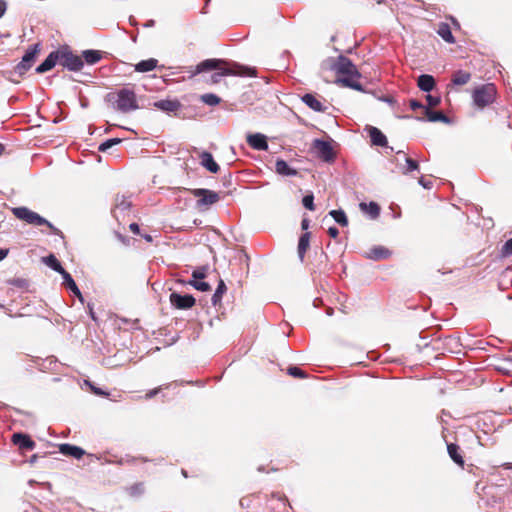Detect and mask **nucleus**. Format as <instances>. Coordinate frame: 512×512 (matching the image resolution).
<instances>
[{"label":"nucleus","instance_id":"37998d69","mask_svg":"<svg viewBox=\"0 0 512 512\" xmlns=\"http://www.w3.org/2000/svg\"><path fill=\"white\" fill-rule=\"evenodd\" d=\"M207 267H200L192 272V279H204L206 277Z\"/></svg>","mask_w":512,"mask_h":512},{"label":"nucleus","instance_id":"7ed1b4c3","mask_svg":"<svg viewBox=\"0 0 512 512\" xmlns=\"http://www.w3.org/2000/svg\"><path fill=\"white\" fill-rule=\"evenodd\" d=\"M13 214L20 220L27 222L28 224H32L35 226H48L54 233H58V229L46 220L44 217L40 216L38 213L31 211L26 207H17L13 209Z\"/></svg>","mask_w":512,"mask_h":512},{"label":"nucleus","instance_id":"2f4dec72","mask_svg":"<svg viewBox=\"0 0 512 512\" xmlns=\"http://www.w3.org/2000/svg\"><path fill=\"white\" fill-rule=\"evenodd\" d=\"M43 261L46 265H48L51 269L58 272L59 274H63L66 271L53 254L43 258Z\"/></svg>","mask_w":512,"mask_h":512},{"label":"nucleus","instance_id":"9d476101","mask_svg":"<svg viewBox=\"0 0 512 512\" xmlns=\"http://www.w3.org/2000/svg\"><path fill=\"white\" fill-rule=\"evenodd\" d=\"M169 299L173 307L182 310L189 309L195 304V298L189 294L181 295L179 293L172 292Z\"/></svg>","mask_w":512,"mask_h":512},{"label":"nucleus","instance_id":"c9c22d12","mask_svg":"<svg viewBox=\"0 0 512 512\" xmlns=\"http://www.w3.org/2000/svg\"><path fill=\"white\" fill-rule=\"evenodd\" d=\"M201 101L208 106H216L220 103L221 99L216 94L207 93L200 97Z\"/></svg>","mask_w":512,"mask_h":512},{"label":"nucleus","instance_id":"13d9d810","mask_svg":"<svg viewBox=\"0 0 512 512\" xmlns=\"http://www.w3.org/2000/svg\"><path fill=\"white\" fill-rule=\"evenodd\" d=\"M88 308H89V314H90L91 318L93 320H96L95 313H94L93 308H92V306L90 304L88 305Z\"/></svg>","mask_w":512,"mask_h":512},{"label":"nucleus","instance_id":"b1692460","mask_svg":"<svg viewBox=\"0 0 512 512\" xmlns=\"http://www.w3.org/2000/svg\"><path fill=\"white\" fill-rule=\"evenodd\" d=\"M437 34L447 43L453 44L455 42V38L451 32V28L447 23H440L437 29Z\"/></svg>","mask_w":512,"mask_h":512},{"label":"nucleus","instance_id":"f03ea898","mask_svg":"<svg viewBox=\"0 0 512 512\" xmlns=\"http://www.w3.org/2000/svg\"><path fill=\"white\" fill-rule=\"evenodd\" d=\"M107 97L109 101L115 99V108L122 113L138 109L136 94L132 89L122 88L116 95L108 94Z\"/></svg>","mask_w":512,"mask_h":512},{"label":"nucleus","instance_id":"9b49d317","mask_svg":"<svg viewBox=\"0 0 512 512\" xmlns=\"http://www.w3.org/2000/svg\"><path fill=\"white\" fill-rule=\"evenodd\" d=\"M59 57L60 64L63 67L69 69L70 71H79L82 69L84 65L82 59L79 56L74 55L72 53H62L59 54Z\"/></svg>","mask_w":512,"mask_h":512},{"label":"nucleus","instance_id":"338daca9","mask_svg":"<svg viewBox=\"0 0 512 512\" xmlns=\"http://www.w3.org/2000/svg\"><path fill=\"white\" fill-rule=\"evenodd\" d=\"M418 120H424V117H417Z\"/></svg>","mask_w":512,"mask_h":512},{"label":"nucleus","instance_id":"5701e85b","mask_svg":"<svg viewBox=\"0 0 512 512\" xmlns=\"http://www.w3.org/2000/svg\"><path fill=\"white\" fill-rule=\"evenodd\" d=\"M369 135L371 138V142L376 146H386L387 138L386 136L376 127H371L369 130Z\"/></svg>","mask_w":512,"mask_h":512},{"label":"nucleus","instance_id":"de8ad7c7","mask_svg":"<svg viewBox=\"0 0 512 512\" xmlns=\"http://www.w3.org/2000/svg\"><path fill=\"white\" fill-rule=\"evenodd\" d=\"M6 9V2L4 0H0V18L4 15Z\"/></svg>","mask_w":512,"mask_h":512},{"label":"nucleus","instance_id":"f3484780","mask_svg":"<svg viewBox=\"0 0 512 512\" xmlns=\"http://www.w3.org/2000/svg\"><path fill=\"white\" fill-rule=\"evenodd\" d=\"M201 160V165L206 168L211 173H217L219 171V165L214 161V158L211 153L207 151L201 152L199 155Z\"/></svg>","mask_w":512,"mask_h":512},{"label":"nucleus","instance_id":"603ef678","mask_svg":"<svg viewBox=\"0 0 512 512\" xmlns=\"http://www.w3.org/2000/svg\"><path fill=\"white\" fill-rule=\"evenodd\" d=\"M129 228L133 233L139 232V225L137 223H131Z\"/></svg>","mask_w":512,"mask_h":512},{"label":"nucleus","instance_id":"20e7f679","mask_svg":"<svg viewBox=\"0 0 512 512\" xmlns=\"http://www.w3.org/2000/svg\"><path fill=\"white\" fill-rule=\"evenodd\" d=\"M496 96V88L493 84H484L474 89L472 98L475 106L482 109L493 103Z\"/></svg>","mask_w":512,"mask_h":512},{"label":"nucleus","instance_id":"a878e982","mask_svg":"<svg viewBox=\"0 0 512 512\" xmlns=\"http://www.w3.org/2000/svg\"><path fill=\"white\" fill-rule=\"evenodd\" d=\"M390 255V251L382 246H377L372 249L367 254V257L369 259L373 260H380V259H386Z\"/></svg>","mask_w":512,"mask_h":512},{"label":"nucleus","instance_id":"473e14b6","mask_svg":"<svg viewBox=\"0 0 512 512\" xmlns=\"http://www.w3.org/2000/svg\"><path fill=\"white\" fill-rule=\"evenodd\" d=\"M329 215L341 226L345 227L348 225V219L345 212L341 209L331 210Z\"/></svg>","mask_w":512,"mask_h":512},{"label":"nucleus","instance_id":"09e8293b","mask_svg":"<svg viewBox=\"0 0 512 512\" xmlns=\"http://www.w3.org/2000/svg\"><path fill=\"white\" fill-rule=\"evenodd\" d=\"M419 184L423 186L424 188H430L431 182H426L423 177H420Z\"/></svg>","mask_w":512,"mask_h":512},{"label":"nucleus","instance_id":"f8f14e48","mask_svg":"<svg viewBox=\"0 0 512 512\" xmlns=\"http://www.w3.org/2000/svg\"><path fill=\"white\" fill-rule=\"evenodd\" d=\"M247 143L255 150H267L268 143L266 136L261 133L249 134L247 136Z\"/></svg>","mask_w":512,"mask_h":512},{"label":"nucleus","instance_id":"864d4df0","mask_svg":"<svg viewBox=\"0 0 512 512\" xmlns=\"http://www.w3.org/2000/svg\"><path fill=\"white\" fill-rule=\"evenodd\" d=\"M13 284L19 287H23L26 284V281L23 279H16L13 281Z\"/></svg>","mask_w":512,"mask_h":512},{"label":"nucleus","instance_id":"2eb2a0df","mask_svg":"<svg viewBox=\"0 0 512 512\" xmlns=\"http://www.w3.org/2000/svg\"><path fill=\"white\" fill-rule=\"evenodd\" d=\"M154 106L161 111L172 113L178 111L181 108V103L177 99H162L156 101Z\"/></svg>","mask_w":512,"mask_h":512},{"label":"nucleus","instance_id":"cd10ccee","mask_svg":"<svg viewBox=\"0 0 512 512\" xmlns=\"http://www.w3.org/2000/svg\"><path fill=\"white\" fill-rule=\"evenodd\" d=\"M310 244V233L306 232L301 235L299 242H298V256L301 261L304 260L305 253L307 249L309 248Z\"/></svg>","mask_w":512,"mask_h":512},{"label":"nucleus","instance_id":"412c9836","mask_svg":"<svg viewBox=\"0 0 512 512\" xmlns=\"http://www.w3.org/2000/svg\"><path fill=\"white\" fill-rule=\"evenodd\" d=\"M302 101L312 110L316 112H323L325 107L323 104L312 94H305L302 97Z\"/></svg>","mask_w":512,"mask_h":512},{"label":"nucleus","instance_id":"8fccbe9b","mask_svg":"<svg viewBox=\"0 0 512 512\" xmlns=\"http://www.w3.org/2000/svg\"><path fill=\"white\" fill-rule=\"evenodd\" d=\"M160 388H156V389H153L151 391H149L147 394H146V398H152L154 397L158 392H159Z\"/></svg>","mask_w":512,"mask_h":512},{"label":"nucleus","instance_id":"aec40b11","mask_svg":"<svg viewBox=\"0 0 512 512\" xmlns=\"http://www.w3.org/2000/svg\"><path fill=\"white\" fill-rule=\"evenodd\" d=\"M417 85L420 90L430 92L435 86V80L431 75L422 74L418 77Z\"/></svg>","mask_w":512,"mask_h":512},{"label":"nucleus","instance_id":"0e129e2a","mask_svg":"<svg viewBox=\"0 0 512 512\" xmlns=\"http://www.w3.org/2000/svg\"><path fill=\"white\" fill-rule=\"evenodd\" d=\"M182 474H183L185 477H187V473H186V471H185V470H182Z\"/></svg>","mask_w":512,"mask_h":512},{"label":"nucleus","instance_id":"4c0bfd02","mask_svg":"<svg viewBox=\"0 0 512 512\" xmlns=\"http://www.w3.org/2000/svg\"><path fill=\"white\" fill-rule=\"evenodd\" d=\"M121 141L122 140L120 138L108 139V140L104 141L103 143H101L98 149L101 152H106L110 148H112L114 145L119 144Z\"/></svg>","mask_w":512,"mask_h":512},{"label":"nucleus","instance_id":"39448f33","mask_svg":"<svg viewBox=\"0 0 512 512\" xmlns=\"http://www.w3.org/2000/svg\"><path fill=\"white\" fill-rule=\"evenodd\" d=\"M192 194L197 198L196 206L200 210L207 209L209 206L217 203L220 200L219 193L209 189H194Z\"/></svg>","mask_w":512,"mask_h":512},{"label":"nucleus","instance_id":"c85d7f7f","mask_svg":"<svg viewBox=\"0 0 512 512\" xmlns=\"http://www.w3.org/2000/svg\"><path fill=\"white\" fill-rule=\"evenodd\" d=\"M447 451H448V454L450 456V458L458 465L460 466H463L464 465V460H463V457L461 456L460 452H459V446L454 444V443H450L447 445Z\"/></svg>","mask_w":512,"mask_h":512},{"label":"nucleus","instance_id":"dca6fc26","mask_svg":"<svg viewBox=\"0 0 512 512\" xmlns=\"http://www.w3.org/2000/svg\"><path fill=\"white\" fill-rule=\"evenodd\" d=\"M58 60L60 61L59 53H50L47 58L36 68V72L42 74L51 70L56 65Z\"/></svg>","mask_w":512,"mask_h":512},{"label":"nucleus","instance_id":"5fc2aeb1","mask_svg":"<svg viewBox=\"0 0 512 512\" xmlns=\"http://www.w3.org/2000/svg\"><path fill=\"white\" fill-rule=\"evenodd\" d=\"M132 490H133V492H132L133 494L136 492L141 493L143 491V486H142V484H138V485L132 487Z\"/></svg>","mask_w":512,"mask_h":512},{"label":"nucleus","instance_id":"e2e57ef3","mask_svg":"<svg viewBox=\"0 0 512 512\" xmlns=\"http://www.w3.org/2000/svg\"><path fill=\"white\" fill-rule=\"evenodd\" d=\"M145 239H146L147 241H151V240H152L151 236H149V235L145 236Z\"/></svg>","mask_w":512,"mask_h":512},{"label":"nucleus","instance_id":"6e6d98bb","mask_svg":"<svg viewBox=\"0 0 512 512\" xmlns=\"http://www.w3.org/2000/svg\"><path fill=\"white\" fill-rule=\"evenodd\" d=\"M8 255V249H0V261H2Z\"/></svg>","mask_w":512,"mask_h":512},{"label":"nucleus","instance_id":"a211bd4d","mask_svg":"<svg viewBox=\"0 0 512 512\" xmlns=\"http://www.w3.org/2000/svg\"><path fill=\"white\" fill-rule=\"evenodd\" d=\"M60 452L63 455L71 456L76 459H80L84 454V450L78 446H74L71 444H61L60 445Z\"/></svg>","mask_w":512,"mask_h":512},{"label":"nucleus","instance_id":"ddd939ff","mask_svg":"<svg viewBox=\"0 0 512 512\" xmlns=\"http://www.w3.org/2000/svg\"><path fill=\"white\" fill-rule=\"evenodd\" d=\"M12 442L23 450H33L35 447V442L23 433H14L12 435Z\"/></svg>","mask_w":512,"mask_h":512},{"label":"nucleus","instance_id":"6ab92c4d","mask_svg":"<svg viewBox=\"0 0 512 512\" xmlns=\"http://www.w3.org/2000/svg\"><path fill=\"white\" fill-rule=\"evenodd\" d=\"M275 171L282 176H296L297 170L291 168L283 159H277L275 163Z\"/></svg>","mask_w":512,"mask_h":512},{"label":"nucleus","instance_id":"0eeeda50","mask_svg":"<svg viewBox=\"0 0 512 512\" xmlns=\"http://www.w3.org/2000/svg\"><path fill=\"white\" fill-rule=\"evenodd\" d=\"M394 163L396 164L398 170L404 175L419 170L418 162L408 157L403 151L396 152Z\"/></svg>","mask_w":512,"mask_h":512},{"label":"nucleus","instance_id":"f704fd0d","mask_svg":"<svg viewBox=\"0 0 512 512\" xmlns=\"http://www.w3.org/2000/svg\"><path fill=\"white\" fill-rule=\"evenodd\" d=\"M83 57L88 64H95L101 59V53L97 50H86Z\"/></svg>","mask_w":512,"mask_h":512},{"label":"nucleus","instance_id":"f257e3e1","mask_svg":"<svg viewBox=\"0 0 512 512\" xmlns=\"http://www.w3.org/2000/svg\"><path fill=\"white\" fill-rule=\"evenodd\" d=\"M331 68L337 75V84L357 91H364L358 81L361 74L349 58L343 55L338 56Z\"/></svg>","mask_w":512,"mask_h":512},{"label":"nucleus","instance_id":"ea45409f","mask_svg":"<svg viewBox=\"0 0 512 512\" xmlns=\"http://www.w3.org/2000/svg\"><path fill=\"white\" fill-rule=\"evenodd\" d=\"M131 202L124 196L121 199H117L116 209L126 211L130 208Z\"/></svg>","mask_w":512,"mask_h":512},{"label":"nucleus","instance_id":"49530a36","mask_svg":"<svg viewBox=\"0 0 512 512\" xmlns=\"http://www.w3.org/2000/svg\"><path fill=\"white\" fill-rule=\"evenodd\" d=\"M328 234L332 237V238H336L339 234V230L336 228V227H330L328 229Z\"/></svg>","mask_w":512,"mask_h":512},{"label":"nucleus","instance_id":"4be33fe9","mask_svg":"<svg viewBox=\"0 0 512 512\" xmlns=\"http://www.w3.org/2000/svg\"><path fill=\"white\" fill-rule=\"evenodd\" d=\"M424 114L428 121L430 122H443L448 123L449 118L440 111H433L430 108H424Z\"/></svg>","mask_w":512,"mask_h":512},{"label":"nucleus","instance_id":"1a4fd4ad","mask_svg":"<svg viewBox=\"0 0 512 512\" xmlns=\"http://www.w3.org/2000/svg\"><path fill=\"white\" fill-rule=\"evenodd\" d=\"M313 148L319 158L325 162H332L334 160V152L331 144L327 141L315 139L313 141Z\"/></svg>","mask_w":512,"mask_h":512},{"label":"nucleus","instance_id":"72a5a7b5","mask_svg":"<svg viewBox=\"0 0 512 512\" xmlns=\"http://www.w3.org/2000/svg\"><path fill=\"white\" fill-rule=\"evenodd\" d=\"M226 291V285L223 280H220L218 283V286L216 288V291L214 292L212 296V304L214 306L218 305L221 302L222 296Z\"/></svg>","mask_w":512,"mask_h":512},{"label":"nucleus","instance_id":"c756f323","mask_svg":"<svg viewBox=\"0 0 512 512\" xmlns=\"http://www.w3.org/2000/svg\"><path fill=\"white\" fill-rule=\"evenodd\" d=\"M360 208H361L362 211H364L367 214H369L372 219L377 218L379 216V214H380V207L375 202H369L368 204L367 203H360Z\"/></svg>","mask_w":512,"mask_h":512},{"label":"nucleus","instance_id":"4d7b16f0","mask_svg":"<svg viewBox=\"0 0 512 512\" xmlns=\"http://www.w3.org/2000/svg\"><path fill=\"white\" fill-rule=\"evenodd\" d=\"M301 227H302L303 230L308 229L309 221L307 219H303L302 222H301Z\"/></svg>","mask_w":512,"mask_h":512},{"label":"nucleus","instance_id":"423d86ee","mask_svg":"<svg viewBox=\"0 0 512 512\" xmlns=\"http://www.w3.org/2000/svg\"><path fill=\"white\" fill-rule=\"evenodd\" d=\"M39 51H40V44H34V45L30 46L26 50L20 63H18L17 66L15 67V72L19 75L25 74L32 67Z\"/></svg>","mask_w":512,"mask_h":512},{"label":"nucleus","instance_id":"58836bf2","mask_svg":"<svg viewBox=\"0 0 512 512\" xmlns=\"http://www.w3.org/2000/svg\"><path fill=\"white\" fill-rule=\"evenodd\" d=\"M302 203H303V206L310 210V211H313L315 209V206H314V196L313 194H308V195H305L302 199Z\"/></svg>","mask_w":512,"mask_h":512},{"label":"nucleus","instance_id":"4468645a","mask_svg":"<svg viewBox=\"0 0 512 512\" xmlns=\"http://www.w3.org/2000/svg\"><path fill=\"white\" fill-rule=\"evenodd\" d=\"M225 62L219 59H207L199 63L196 67V74L210 70L222 69Z\"/></svg>","mask_w":512,"mask_h":512},{"label":"nucleus","instance_id":"774afa93","mask_svg":"<svg viewBox=\"0 0 512 512\" xmlns=\"http://www.w3.org/2000/svg\"><path fill=\"white\" fill-rule=\"evenodd\" d=\"M0 307H2V305L0 304Z\"/></svg>","mask_w":512,"mask_h":512},{"label":"nucleus","instance_id":"bb28decb","mask_svg":"<svg viewBox=\"0 0 512 512\" xmlns=\"http://www.w3.org/2000/svg\"><path fill=\"white\" fill-rule=\"evenodd\" d=\"M62 275L63 278V284L73 292L76 296H78L80 299H82L81 291L79 290L78 286L76 285L75 281L71 277V275L65 271Z\"/></svg>","mask_w":512,"mask_h":512},{"label":"nucleus","instance_id":"052dcab7","mask_svg":"<svg viewBox=\"0 0 512 512\" xmlns=\"http://www.w3.org/2000/svg\"><path fill=\"white\" fill-rule=\"evenodd\" d=\"M4 150L5 146L2 143H0V156L3 154Z\"/></svg>","mask_w":512,"mask_h":512},{"label":"nucleus","instance_id":"6e6552de","mask_svg":"<svg viewBox=\"0 0 512 512\" xmlns=\"http://www.w3.org/2000/svg\"><path fill=\"white\" fill-rule=\"evenodd\" d=\"M219 71L214 73L211 76V82L212 83H218L223 76L226 75H240V76H253L255 74V70L248 67H243L240 65L235 64L234 68H225L224 66L222 69H218Z\"/></svg>","mask_w":512,"mask_h":512},{"label":"nucleus","instance_id":"3c124183","mask_svg":"<svg viewBox=\"0 0 512 512\" xmlns=\"http://www.w3.org/2000/svg\"><path fill=\"white\" fill-rule=\"evenodd\" d=\"M93 392L96 394V395H100V396H103V395H107L102 389L100 388H96V387H93L91 386Z\"/></svg>","mask_w":512,"mask_h":512},{"label":"nucleus","instance_id":"69168bd1","mask_svg":"<svg viewBox=\"0 0 512 512\" xmlns=\"http://www.w3.org/2000/svg\"><path fill=\"white\" fill-rule=\"evenodd\" d=\"M378 4L383 3L384 0H376Z\"/></svg>","mask_w":512,"mask_h":512},{"label":"nucleus","instance_id":"e433bc0d","mask_svg":"<svg viewBox=\"0 0 512 512\" xmlns=\"http://www.w3.org/2000/svg\"><path fill=\"white\" fill-rule=\"evenodd\" d=\"M188 284L202 292L208 291L211 288L210 285L207 282L202 281V279H192Z\"/></svg>","mask_w":512,"mask_h":512},{"label":"nucleus","instance_id":"79ce46f5","mask_svg":"<svg viewBox=\"0 0 512 512\" xmlns=\"http://www.w3.org/2000/svg\"><path fill=\"white\" fill-rule=\"evenodd\" d=\"M501 255L503 257H508L512 255V238L505 242L502 247Z\"/></svg>","mask_w":512,"mask_h":512},{"label":"nucleus","instance_id":"393cba45","mask_svg":"<svg viewBox=\"0 0 512 512\" xmlns=\"http://www.w3.org/2000/svg\"><path fill=\"white\" fill-rule=\"evenodd\" d=\"M157 64L158 60L154 58L142 60L135 65V71L140 73L149 72L154 70L157 67Z\"/></svg>","mask_w":512,"mask_h":512},{"label":"nucleus","instance_id":"a19ab883","mask_svg":"<svg viewBox=\"0 0 512 512\" xmlns=\"http://www.w3.org/2000/svg\"><path fill=\"white\" fill-rule=\"evenodd\" d=\"M287 372L289 375H291L293 377H297V378H305L306 377L305 372L296 366L289 367Z\"/></svg>","mask_w":512,"mask_h":512},{"label":"nucleus","instance_id":"7c9ffc66","mask_svg":"<svg viewBox=\"0 0 512 512\" xmlns=\"http://www.w3.org/2000/svg\"><path fill=\"white\" fill-rule=\"evenodd\" d=\"M471 79V74L469 72L458 70L453 74L452 82L454 85H465Z\"/></svg>","mask_w":512,"mask_h":512},{"label":"nucleus","instance_id":"bf43d9fd","mask_svg":"<svg viewBox=\"0 0 512 512\" xmlns=\"http://www.w3.org/2000/svg\"><path fill=\"white\" fill-rule=\"evenodd\" d=\"M154 24H155V21L154 20H150L144 26L145 27H152Z\"/></svg>","mask_w":512,"mask_h":512},{"label":"nucleus","instance_id":"c03bdc74","mask_svg":"<svg viewBox=\"0 0 512 512\" xmlns=\"http://www.w3.org/2000/svg\"><path fill=\"white\" fill-rule=\"evenodd\" d=\"M426 100L428 102V105L430 107H435L440 103V98L438 96H433L431 94H428L426 96Z\"/></svg>","mask_w":512,"mask_h":512},{"label":"nucleus","instance_id":"a18cd8bd","mask_svg":"<svg viewBox=\"0 0 512 512\" xmlns=\"http://www.w3.org/2000/svg\"><path fill=\"white\" fill-rule=\"evenodd\" d=\"M409 105L412 110L422 109L424 111V108H425L421 102H419L415 99H411L409 101Z\"/></svg>","mask_w":512,"mask_h":512},{"label":"nucleus","instance_id":"680f3d73","mask_svg":"<svg viewBox=\"0 0 512 512\" xmlns=\"http://www.w3.org/2000/svg\"><path fill=\"white\" fill-rule=\"evenodd\" d=\"M503 466L505 468H507V469H511L512 468V464H510V463H505V464H503Z\"/></svg>","mask_w":512,"mask_h":512}]
</instances>
